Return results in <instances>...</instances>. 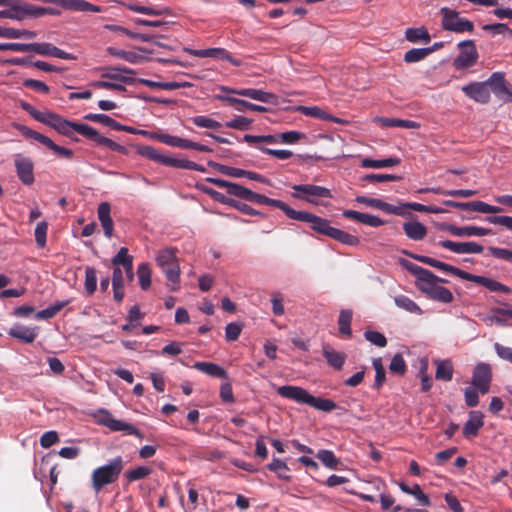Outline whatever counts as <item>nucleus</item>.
Returning a JSON list of instances; mask_svg holds the SVG:
<instances>
[{
  "label": "nucleus",
  "mask_w": 512,
  "mask_h": 512,
  "mask_svg": "<svg viewBox=\"0 0 512 512\" xmlns=\"http://www.w3.org/2000/svg\"><path fill=\"white\" fill-rule=\"evenodd\" d=\"M405 254L409 255L410 257H412L413 259H415L421 263H424L431 267L437 268L443 272L450 273V274L457 276L463 280L471 281V282L477 283L481 286H484L491 292H500V293H504V294H510L512 291L510 287H508V286L502 284L501 282L496 281L492 278L468 273V272L463 271L455 266L441 262L439 260H436V259L428 257V256L411 254L408 252H405Z\"/></svg>",
  "instance_id": "obj_1"
},
{
  "label": "nucleus",
  "mask_w": 512,
  "mask_h": 512,
  "mask_svg": "<svg viewBox=\"0 0 512 512\" xmlns=\"http://www.w3.org/2000/svg\"><path fill=\"white\" fill-rule=\"evenodd\" d=\"M413 268V276L416 278V287L426 294L430 299L450 303L453 301V295L450 290L439 286L440 278L425 268Z\"/></svg>",
  "instance_id": "obj_2"
},
{
  "label": "nucleus",
  "mask_w": 512,
  "mask_h": 512,
  "mask_svg": "<svg viewBox=\"0 0 512 512\" xmlns=\"http://www.w3.org/2000/svg\"><path fill=\"white\" fill-rule=\"evenodd\" d=\"M277 393L287 399L300 404L309 405L319 411L331 412L337 408V404L321 397H314L307 390L299 386L285 385L277 388Z\"/></svg>",
  "instance_id": "obj_3"
},
{
  "label": "nucleus",
  "mask_w": 512,
  "mask_h": 512,
  "mask_svg": "<svg viewBox=\"0 0 512 512\" xmlns=\"http://www.w3.org/2000/svg\"><path fill=\"white\" fill-rule=\"evenodd\" d=\"M123 467L122 457L117 456L107 464L94 469L91 475V482L95 493H99L104 486L114 483L119 478Z\"/></svg>",
  "instance_id": "obj_4"
},
{
  "label": "nucleus",
  "mask_w": 512,
  "mask_h": 512,
  "mask_svg": "<svg viewBox=\"0 0 512 512\" xmlns=\"http://www.w3.org/2000/svg\"><path fill=\"white\" fill-rule=\"evenodd\" d=\"M157 265L166 275L170 290L175 291L179 287L180 267L176 257V249L164 248L156 253Z\"/></svg>",
  "instance_id": "obj_5"
},
{
  "label": "nucleus",
  "mask_w": 512,
  "mask_h": 512,
  "mask_svg": "<svg viewBox=\"0 0 512 512\" xmlns=\"http://www.w3.org/2000/svg\"><path fill=\"white\" fill-rule=\"evenodd\" d=\"M39 122L52 127L57 132L65 136H70L73 132H77L84 136V129L89 128V125L87 124H81L66 120L62 118L60 115L50 111H43V114Z\"/></svg>",
  "instance_id": "obj_6"
},
{
  "label": "nucleus",
  "mask_w": 512,
  "mask_h": 512,
  "mask_svg": "<svg viewBox=\"0 0 512 512\" xmlns=\"http://www.w3.org/2000/svg\"><path fill=\"white\" fill-rule=\"evenodd\" d=\"M291 196L311 204H318L319 198H331V191L323 186L313 184H296L292 186Z\"/></svg>",
  "instance_id": "obj_7"
},
{
  "label": "nucleus",
  "mask_w": 512,
  "mask_h": 512,
  "mask_svg": "<svg viewBox=\"0 0 512 512\" xmlns=\"http://www.w3.org/2000/svg\"><path fill=\"white\" fill-rule=\"evenodd\" d=\"M442 27L455 33L472 32L474 25L471 21L459 16V12L447 7L441 8Z\"/></svg>",
  "instance_id": "obj_8"
},
{
  "label": "nucleus",
  "mask_w": 512,
  "mask_h": 512,
  "mask_svg": "<svg viewBox=\"0 0 512 512\" xmlns=\"http://www.w3.org/2000/svg\"><path fill=\"white\" fill-rule=\"evenodd\" d=\"M459 55L454 59L453 66L457 70L473 66L478 60V52L472 40H465L458 44Z\"/></svg>",
  "instance_id": "obj_9"
},
{
  "label": "nucleus",
  "mask_w": 512,
  "mask_h": 512,
  "mask_svg": "<svg viewBox=\"0 0 512 512\" xmlns=\"http://www.w3.org/2000/svg\"><path fill=\"white\" fill-rule=\"evenodd\" d=\"M461 90L468 98L477 103L487 104L490 101L491 91L488 79L482 82H471L463 86Z\"/></svg>",
  "instance_id": "obj_10"
},
{
  "label": "nucleus",
  "mask_w": 512,
  "mask_h": 512,
  "mask_svg": "<svg viewBox=\"0 0 512 512\" xmlns=\"http://www.w3.org/2000/svg\"><path fill=\"white\" fill-rule=\"evenodd\" d=\"M292 220L307 222L310 224L311 229H313L315 232L326 235L328 237L334 228L329 225L328 220L307 211H296Z\"/></svg>",
  "instance_id": "obj_11"
},
{
  "label": "nucleus",
  "mask_w": 512,
  "mask_h": 512,
  "mask_svg": "<svg viewBox=\"0 0 512 512\" xmlns=\"http://www.w3.org/2000/svg\"><path fill=\"white\" fill-rule=\"evenodd\" d=\"M492 379L491 367L487 363H478L473 371L472 385L482 394L489 392Z\"/></svg>",
  "instance_id": "obj_12"
},
{
  "label": "nucleus",
  "mask_w": 512,
  "mask_h": 512,
  "mask_svg": "<svg viewBox=\"0 0 512 512\" xmlns=\"http://www.w3.org/2000/svg\"><path fill=\"white\" fill-rule=\"evenodd\" d=\"M99 413L102 415V417L99 418L98 422L108 427L110 430L123 431L128 435L140 436L138 429L135 428L132 424L113 418L112 415L105 409L100 410Z\"/></svg>",
  "instance_id": "obj_13"
},
{
  "label": "nucleus",
  "mask_w": 512,
  "mask_h": 512,
  "mask_svg": "<svg viewBox=\"0 0 512 512\" xmlns=\"http://www.w3.org/2000/svg\"><path fill=\"white\" fill-rule=\"evenodd\" d=\"M490 91L503 102H512V90L506 85L504 74L494 72L489 78Z\"/></svg>",
  "instance_id": "obj_14"
},
{
  "label": "nucleus",
  "mask_w": 512,
  "mask_h": 512,
  "mask_svg": "<svg viewBox=\"0 0 512 512\" xmlns=\"http://www.w3.org/2000/svg\"><path fill=\"white\" fill-rule=\"evenodd\" d=\"M28 51L35 52L42 56H51L65 60H75L76 57L68 52H65L50 43H29Z\"/></svg>",
  "instance_id": "obj_15"
},
{
  "label": "nucleus",
  "mask_w": 512,
  "mask_h": 512,
  "mask_svg": "<svg viewBox=\"0 0 512 512\" xmlns=\"http://www.w3.org/2000/svg\"><path fill=\"white\" fill-rule=\"evenodd\" d=\"M223 92L233 93L238 96L247 97L263 103H273L275 95L260 89L244 88V89H231L229 87L222 86L220 88Z\"/></svg>",
  "instance_id": "obj_16"
},
{
  "label": "nucleus",
  "mask_w": 512,
  "mask_h": 512,
  "mask_svg": "<svg viewBox=\"0 0 512 512\" xmlns=\"http://www.w3.org/2000/svg\"><path fill=\"white\" fill-rule=\"evenodd\" d=\"M438 245L457 254H479L482 253L484 249L482 245L476 242L442 240L438 242Z\"/></svg>",
  "instance_id": "obj_17"
},
{
  "label": "nucleus",
  "mask_w": 512,
  "mask_h": 512,
  "mask_svg": "<svg viewBox=\"0 0 512 512\" xmlns=\"http://www.w3.org/2000/svg\"><path fill=\"white\" fill-rule=\"evenodd\" d=\"M14 162L18 178L23 184L31 185L34 182L32 161L29 158L22 156L21 154H17L15 156Z\"/></svg>",
  "instance_id": "obj_18"
},
{
  "label": "nucleus",
  "mask_w": 512,
  "mask_h": 512,
  "mask_svg": "<svg viewBox=\"0 0 512 512\" xmlns=\"http://www.w3.org/2000/svg\"><path fill=\"white\" fill-rule=\"evenodd\" d=\"M207 193L216 201L222 203V204H226V205H229V206H232L236 209H238L239 211H241L242 213L244 214H247V215H261V213L257 210H255L254 208H252L251 206L245 204V203H241V202H238L232 198H228L226 197L225 195H223L222 193L218 192V191H215V190H208Z\"/></svg>",
  "instance_id": "obj_19"
},
{
  "label": "nucleus",
  "mask_w": 512,
  "mask_h": 512,
  "mask_svg": "<svg viewBox=\"0 0 512 512\" xmlns=\"http://www.w3.org/2000/svg\"><path fill=\"white\" fill-rule=\"evenodd\" d=\"M38 331L39 328L37 326L28 327L17 323L9 329L8 335L23 343L29 344L34 342L38 336Z\"/></svg>",
  "instance_id": "obj_20"
},
{
  "label": "nucleus",
  "mask_w": 512,
  "mask_h": 512,
  "mask_svg": "<svg viewBox=\"0 0 512 512\" xmlns=\"http://www.w3.org/2000/svg\"><path fill=\"white\" fill-rule=\"evenodd\" d=\"M84 136L87 137L88 139L96 142L99 145L107 146L108 148H110L113 151H116V152H119L122 154H127V149L124 146L116 143L115 141H113L107 137L100 135L98 133V131L91 126H89V128L84 129Z\"/></svg>",
  "instance_id": "obj_21"
},
{
  "label": "nucleus",
  "mask_w": 512,
  "mask_h": 512,
  "mask_svg": "<svg viewBox=\"0 0 512 512\" xmlns=\"http://www.w3.org/2000/svg\"><path fill=\"white\" fill-rule=\"evenodd\" d=\"M9 4L7 5H0V7H3L5 9L0 10V18H6V19H12V20H20L25 15H27L30 10L25 8L22 5L21 0H10Z\"/></svg>",
  "instance_id": "obj_22"
},
{
  "label": "nucleus",
  "mask_w": 512,
  "mask_h": 512,
  "mask_svg": "<svg viewBox=\"0 0 512 512\" xmlns=\"http://www.w3.org/2000/svg\"><path fill=\"white\" fill-rule=\"evenodd\" d=\"M445 229L456 237H471V236H486L491 233L488 228L477 227V226H463L458 227L455 225H447Z\"/></svg>",
  "instance_id": "obj_23"
},
{
  "label": "nucleus",
  "mask_w": 512,
  "mask_h": 512,
  "mask_svg": "<svg viewBox=\"0 0 512 512\" xmlns=\"http://www.w3.org/2000/svg\"><path fill=\"white\" fill-rule=\"evenodd\" d=\"M483 424V414L480 411H471L462 429L464 437L468 439L475 437Z\"/></svg>",
  "instance_id": "obj_24"
},
{
  "label": "nucleus",
  "mask_w": 512,
  "mask_h": 512,
  "mask_svg": "<svg viewBox=\"0 0 512 512\" xmlns=\"http://www.w3.org/2000/svg\"><path fill=\"white\" fill-rule=\"evenodd\" d=\"M217 99L228 103L233 106L235 110L239 112H244L245 110H252L257 112H266L267 108L261 105L250 103L246 100H242L235 97L217 95Z\"/></svg>",
  "instance_id": "obj_25"
},
{
  "label": "nucleus",
  "mask_w": 512,
  "mask_h": 512,
  "mask_svg": "<svg viewBox=\"0 0 512 512\" xmlns=\"http://www.w3.org/2000/svg\"><path fill=\"white\" fill-rule=\"evenodd\" d=\"M110 204L102 202L98 206V218L107 238H111L114 231L113 220L110 216Z\"/></svg>",
  "instance_id": "obj_26"
},
{
  "label": "nucleus",
  "mask_w": 512,
  "mask_h": 512,
  "mask_svg": "<svg viewBox=\"0 0 512 512\" xmlns=\"http://www.w3.org/2000/svg\"><path fill=\"white\" fill-rule=\"evenodd\" d=\"M404 233L414 241L423 240L427 235V228L419 221H408L403 224Z\"/></svg>",
  "instance_id": "obj_27"
},
{
  "label": "nucleus",
  "mask_w": 512,
  "mask_h": 512,
  "mask_svg": "<svg viewBox=\"0 0 512 512\" xmlns=\"http://www.w3.org/2000/svg\"><path fill=\"white\" fill-rule=\"evenodd\" d=\"M298 111H300L305 116H310L316 119L331 121L334 123H343V120L332 116L318 106H299Z\"/></svg>",
  "instance_id": "obj_28"
},
{
  "label": "nucleus",
  "mask_w": 512,
  "mask_h": 512,
  "mask_svg": "<svg viewBox=\"0 0 512 512\" xmlns=\"http://www.w3.org/2000/svg\"><path fill=\"white\" fill-rule=\"evenodd\" d=\"M323 356L327 363L336 370H341L346 360L345 353L336 351L329 345L323 346Z\"/></svg>",
  "instance_id": "obj_29"
},
{
  "label": "nucleus",
  "mask_w": 512,
  "mask_h": 512,
  "mask_svg": "<svg viewBox=\"0 0 512 512\" xmlns=\"http://www.w3.org/2000/svg\"><path fill=\"white\" fill-rule=\"evenodd\" d=\"M193 368L209 376L227 379L228 375L224 368L212 362H196Z\"/></svg>",
  "instance_id": "obj_30"
},
{
  "label": "nucleus",
  "mask_w": 512,
  "mask_h": 512,
  "mask_svg": "<svg viewBox=\"0 0 512 512\" xmlns=\"http://www.w3.org/2000/svg\"><path fill=\"white\" fill-rule=\"evenodd\" d=\"M355 200L360 204H364L366 206L376 208L387 213L398 214V209L395 206H392L382 201L381 199L369 198L366 196H357Z\"/></svg>",
  "instance_id": "obj_31"
},
{
  "label": "nucleus",
  "mask_w": 512,
  "mask_h": 512,
  "mask_svg": "<svg viewBox=\"0 0 512 512\" xmlns=\"http://www.w3.org/2000/svg\"><path fill=\"white\" fill-rule=\"evenodd\" d=\"M13 127L15 129H17L19 132H21L22 135H24L25 137H28V138H31V139H34V140L40 142L41 144H43L44 146H46L50 150L54 146V142L50 138H48L45 135L40 134V133L30 129L29 127H27L25 125H22V124H19V123H13Z\"/></svg>",
  "instance_id": "obj_32"
},
{
  "label": "nucleus",
  "mask_w": 512,
  "mask_h": 512,
  "mask_svg": "<svg viewBox=\"0 0 512 512\" xmlns=\"http://www.w3.org/2000/svg\"><path fill=\"white\" fill-rule=\"evenodd\" d=\"M436 365L435 378L442 381H450L453 377V364L451 360L435 359Z\"/></svg>",
  "instance_id": "obj_33"
},
{
  "label": "nucleus",
  "mask_w": 512,
  "mask_h": 512,
  "mask_svg": "<svg viewBox=\"0 0 512 512\" xmlns=\"http://www.w3.org/2000/svg\"><path fill=\"white\" fill-rule=\"evenodd\" d=\"M151 139H155L164 143L168 146L178 147L182 149H188L189 141L188 139H183L178 136H173L169 134H151Z\"/></svg>",
  "instance_id": "obj_34"
},
{
  "label": "nucleus",
  "mask_w": 512,
  "mask_h": 512,
  "mask_svg": "<svg viewBox=\"0 0 512 512\" xmlns=\"http://www.w3.org/2000/svg\"><path fill=\"white\" fill-rule=\"evenodd\" d=\"M164 165L175 167V168H181V169H187V170H194V171H204V168L197 163L187 160V159H177L170 156H166Z\"/></svg>",
  "instance_id": "obj_35"
},
{
  "label": "nucleus",
  "mask_w": 512,
  "mask_h": 512,
  "mask_svg": "<svg viewBox=\"0 0 512 512\" xmlns=\"http://www.w3.org/2000/svg\"><path fill=\"white\" fill-rule=\"evenodd\" d=\"M400 163V159L398 158H386L382 160H373L370 158H364L361 161V166L363 168H374V169H380V168H387V167H393Z\"/></svg>",
  "instance_id": "obj_36"
},
{
  "label": "nucleus",
  "mask_w": 512,
  "mask_h": 512,
  "mask_svg": "<svg viewBox=\"0 0 512 512\" xmlns=\"http://www.w3.org/2000/svg\"><path fill=\"white\" fill-rule=\"evenodd\" d=\"M377 121L384 127H401L405 129H418L420 127L418 122L398 118H380Z\"/></svg>",
  "instance_id": "obj_37"
},
{
  "label": "nucleus",
  "mask_w": 512,
  "mask_h": 512,
  "mask_svg": "<svg viewBox=\"0 0 512 512\" xmlns=\"http://www.w3.org/2000/svg\"><path fill=\"white\" fill-rule=\"evenodd\" d=\"M125 6L130 11L145 14V15L161 16V15L170 14V10L168 8H153V7H148V6H142V5L135 4V3H129V4H126Z\"/></svg>",
  "instance_id": "obj_38"
},
{
  "label": "nucleus",
  "mask_w": 512,
  "mask_h": 512,
  "mask_svg": "<svg viewBox=\"0 0 512 512\" xmlns=\"http://www.w3.org/2000/svg\"><path fill=\"white\" fill-rule=\"evenodd\" d=\"M394 302L399 308L409 313L417 315H421L423 313L422 309L412 299L405 295L396 296L394 298Z\"/></svg>",
  "instance_id": "obj_39"
},
{
  "label": "nucleus",
  "mask_w": 512,
  "mask_h": 512,
  "mask_svg": "<svg viewBox=\"0 0 512 512\" xmlns=\"http://www.w3.org/2000/svg\"><path fill=\"white\" fill-rule=\"evenodd\" d=\"M405 38L411 43H416L419 41H423L424 43L430 42V35L428 31L423 27L406 29Z\"/></svg>",
  "instance_id": "obj_40"
},
{
  "label": "nucleus",
  "mask_w": 512,
  "mask_h": 512,
  "mask_svg": "<svg viewBox=\"0 0 512 512\" xmlns=\"http://www.w3.org/2000/svg\"><path fill=\"white\" fill-rule=\"evenodd\" d=\"M137 153L147 159L156 161V162L164 165L166 155L161 154L159 150H157L156 148H154L152 146H148V145L138 146Z\"/></svg>",
  "instance_id": "obj_41"
},
{
  "label": "nucleus",
  "mask_w": 512,
  "mask_h": 512,
  "mask_svg": "<svg viewBox=\"0 0 512 512\" xmlns=\"http://www.w3.org/2000/svg\"><path fill=\"white\" fill-rule=\"evenodd\" d=\"M37 36V33L35 31L30 30H20V29H14V28H6L2 27V38H8V39H33Z\"/></svg>",
  "instance_id": "obj_42"
},
{
  "label": "nucleus",
  "mask_w": 512,
  "mask_h": 512,
  "mask_svg": "<svg viewBox=\"0 0 512 512\" xmlns=\"http://www.w3.org/2000/svg\"><path fill=\"white\" fill-rule=\"evenodd\" d=\"M420 192H432L436 194H442V195H448V196H454V197H463L468 198L472 197L476 194L475 190L470 189H458V190H442L441 188H426L420 190Z\"/></svg>",
  "instance_id": "obj_43"
},
{
  "label": "nucleus",
  "mask_w": 512,
  "mask_h": 512,
  "mask_svg": "<svg viewBox=\"0 0 512 512\" xmlns=\"http://www.w3.org/2000/svg\"><path fill=\"white\" fill-rule=\"evenodd\" d=\"M86 120L97 122L100 124H103L105 126L111 127L115 130H119L123 128V125L116 122L114 119H112L110 116L105 114H94L90 113L84 116Z\"/></svg>",
  "instance_id": "obj_44"
},
{
  "label": "nucleus",
  "mask_w": 512,
  "mask_h": 512,
  "mask_svg": "<svg viewBox=\"0 0 512 512\" xmlns=\"http://www.w3.org/2000/svg\"><path fill=\"white\" fill-rule=\"evenodd\" d=\"M433 48H413L408 50L404 55V61L407 63H415L425 59Z\"/></svg>",
  "instance_id": "obj_45"
},
{
  "label": "nucleus",
  "mask_w": 512,
  "mask_h": 512,
  "mask_svg": "<svg viewBox=\"0 0 512 512\" xmlns=\"http://www.w3.org/2000/svg\"><path fill=\"white\" fill-rule=\"evenodd\" d=\"M329 237L350 246H356L359 244V238L357 236L349 234L338 228H333Z\"/></svg>",
  "instance_id": "obj_46"
},
{
  "label": "nucleus",
  "mask_w": 512,
  "mask_h": 512,
  "mask_svg": "<svg viewBox=\"0 0 512 512\" xmlns=\"http://www.w3.org/2000/svg\"><path fill=\"white\" fill-rule=\"evenodd\" d=\"M139 82L149 88H159L164 90H176L188 85L187 83L179 82H156L149 79H140Z\"/></svg>",
  "instance_id": "obj_47"
},
{
  "label": "nucleus",
  "mask_w": 512,
  "mask_h": 512,
  "mask_svg": "<svg viewBox=\"0 0 512 512\" xmlns=\"http://www.w3.org/2000/svg\"><path fill=\"white\" fill-rule=\"evenodd\" d=\"M244 141L249 144H255L256 148L258 149V146H262L261 143H267V144H276L278 143V137H276V134L272 135H250L246 134L244 136Z\"/></svg>",
  "instance_id": "obj_48"
},
{
  "label": "nucleus",
  "mask_w": 512,
  "mask_h": 512,
  "mask_svg": "<svg viewBox=\"0 0 512 512\" xmlns=\"http://www.w3.org/2000/svg\"><path fill=\"white\" fill-rule=\"evenodd\" d=\"M68 303H69L68 300L56 302L55 304L51 305L50 307L37 312L35 317L38 320L50 319V318L54 317L58 312H60Z\"/></svg>",
  "instance_id": "obj_49"
},
{
  "label": "nucleus",
  "mask_w": 512,
  "mask_h": 512,
  "mask_svg": "<svg viewBox=\"0 0 512 512\" xmlns=\"http://www.w3.org/2000/svg\"><path fill=\"white\" fill-rule=\"evenodd\" d=\"M139 284L143 290H147L151 285V270L147 263H141L137 268Z\"/></svg>",
  "instance_id": "obj_50"
},
{
  "label": "nucleus",
  "mask_w": 512,
  "mask_h": 512,
  "mask_svg": "<svg viewBox=\"0 0 512 512\" xmlns=\"http://www.w3.org/2000/svg\"><path fill=\"white\" fill-rule=\"evenodd\" d=\"M352 311L341 310L338 318L339 331L341 334L351 336Z\"/></svg>",
  "instance_id": "obj_51"
},
{
  "label": "nucleus",
  "mask_w": 512,
  "mask_h": 512,
  "mask_svg": "<svg viewBox=\"0 0 512 512\" xmlns=\"http://www.w3.org/2000/svg\"><path fill=\"white\" fill-rule=\"evenodd\" d=\"M66 9H73L78 11L100 12V7L93 5L84 0H67Z\"/></svg>",
  "instance_id": "obj_52"
},
{
  "label": "nucleus",
  "mask_w": 512,
  "mask_h": 512,
  "mask_svg": "<svg viewBox=\"0 0 512 512\" xmlns=\"http://www.w3.org/2000/svg\"><path fill=\"white\" fill-rule=\"evenodd\" d=\"M469 210L485 214H496L502 212V208L487 204L483 201L469 202Z\"/></svg>",
  "instance_id": "obj_53"
},
{
  "label": "nucleus",
  "mask_w": 512,
  "mask_h": 512,
  "mask_svg": "<svg viewBox=\"0 0 512 512\" xmlns=\"http://www.w3.org/2000/svg\"><path fill=\"white\" fill-rule=\"evenodd\" d=\"M85 290L88 295L95 293L97 289V274L93 267H86L85 269Z\"/></svg>",
  "instance_id": "obj_54"
},
{
  "label": "nucleus",
  "mask_w": 512,
  "mask_h": 512,
  "mask_svg": "<svg viewBox=\"0 0 512 512\" xmlns=\"http://www.w3.org/2000/svg\"><path fill=\"white\" fill-rule=\"evenodd\" d=\"M152 468L147 466H138L126 472L125 476L129 483L146 478L152 473Z\"/></svg>",
  "instance_id": "obj_55"
},
{
  "label": "nucleus",
  "mask_w": 512,
  "mask_h": 512,
  "mask_svg": "<svg viewBox=\"0 0 512 512\" xmlns=\"http://www.w3.org/2000/svg\"><path fill=\"white\" fill-rule=\"evenodd\" d=\"M194 125L200 128L218 129L221 123L207 116L199 115L191 118Z\"/></svg>",
  "instance_id": "obj_56"
},
{
  "label": "nucleus",
  "mask_w": 512,
  "mask_h": 512,
  "mask_svg": "<svg viewBox=\"0 0 512 512\" xmlns=\"http://www.w3.org/2000/svg\"><path fill=\"white\" fill-rule=\"evenodd\" d=\"M263 205L273 206V207H276V208L282 210L289 219H293V217L297 211V210L291 208L290 206H288L285 202H283L281 200H277V199H272L267 196H266V199H265V202Z\"/></svg>",
  "instance_id": "obj_57"
},
{
  "label": "nucleus",
  "mask_w": 512,
  "mask_h": 512,
  "mask_svg": "<svg viewBox=\"0 0 512 512\" xmlns=\"http://www.w3.org/2000/svg\"><path fill=\"white\" fill-rule=\"evenodd\" d=\"M482 29L494 34H501L512 39V30L505 23L485 24Z\"/></svg>",
  "instance_id": "obj_58"
},
{
  "label": "nucleus",
  "mask_w": 512,
  "mask_h": 512,
  "mask_svg": "<svg viewBox=\"0 0 512 512\" xmlns=\"http://www.w3.org/2000/svg\"><path fill=\"white\" fill-rule=\"evenodd\" d=\"M317 458L328 468L334 469L339 464V460L330 450H319Z\"/></svg>",
  "instance_id": "obj_59"
},
{
  "label": "nucleus",
  "mask_w": 512,
  "mask_h": 512,
  "mask_svg": "<svg viewBox=\"0 0 512 512\" xmlns=\"http://www.w3.org/2000/svg\"><path fill=\"white\" fill-rule=\"evenodd\" d=\"M208 164L210 166L216 168L220 173H222L224 175H227V176H230V177H235V178H240V177L244 176V170L243 169L234 168V167L222 165V164L215 163V162H209Z\"/></svg>",
  "instance_id": "obj_60"
},
{
  "label": "nucleus",
  "mask_w": 512,
  "mask_h": 512,
  "mask_svg": "<svg viewBox=\"0 0 512 512\" xmlns=\"http://www.w3.org/2000/svg\"><path fill=\"white\" fill-rule=\"evenodd\" d=\"M428 370V361L426 359L421 360V365L419 369V376L421 379V390L423 392H427L432 387V380L427 374Z\"/></svg>",
  "instance_id": "obj_61"
},
{
  "label": "nucleus",
  "mask_w": 512,
  "mask_h": 512,
  "mask_svg": "<svg viewBox=\"0 0 512 512\" xmlns=\"http://www.w3.org/2000/svg\"><path fill=\"white\" fill-rule=\"evenodd\" d=\"M252 120L244 116H236L232 120L225 123V126L231 129L248 130L251 127Z\"/></svg>",
  "instance_id": "obj_62"
},
{
  "label": "nucleus",
  "mask_w": 512,
  "mask_h": 512,
  "mask_svg": "<svg viewBox=\"0 0 512 512\" xmlns=\"http://www.w3.org/2000/svg\"><path fill=\"white\" fill-rule=\"evenodd\" d=\"M129 264H133V258L128 254V249L126 247L120 248L116 256L112 259V264L115 267H119L122 265L123 268Z\"/></svg>",
  "instance_id": "obj_63"
},
{
  "label": "nucleus",
  "mask_w": 512,
  "mask_h": 512,
  "mask_svg": "<svg viewBox=\"0 0 512 512\" xmlns=\"http://www.w3.org/2000/svg\"><path fill=\"white\" fill-rule=\"evenodd\" d=\"M389 370L392 373L403 375L406 371V363L400 354H395L391 359Z\"/></svg>",
  "instance_id": "obj_64"
}]
</instances>
